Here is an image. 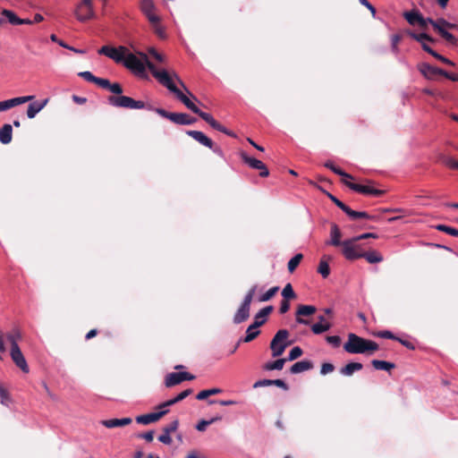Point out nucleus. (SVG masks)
Segmentation results:
<instances>
[{
    "label": "nucleus",
    "mask_w": 458,
    "mask_h": 458,
    "mask_svg": "<svg viewBox=\"0 0 458 458\" xmlns=\"http://www.w3.org/2000/svg\"><path fill=\"white\" fill-rule=\"evenodd\" d=\"M138 55L131 53L130 51L127 54L123 65L131 71L137 76L141 78L147 77L146 69L148 68L152 75L160 83V78L158 74H162L164 72H167L165 70L158 71L154 64L149 61L147 54L144 52H138Z\"/></svg>",
    "instance_id": "nucleus-1"
},
{
    "label": "nucleus",
    "mask_w": 458,
    "mask_h": 458,
    "mask_svg": "<svg viewBox=\"0 0 458 458\" xmlns=\"http://www.w3.org/2000/svg\"><path fill=\"white\" fill-rule=\"evenodd\" d=\"M377 349L378 344L376 342L359 336L354 333L348 335V341L344 344V350L352 354H364Z\"/></svg>",
    "instance_id": "nucleus-2"
},
{
    "label": "nucleus",
    "mask_w": 458,
    "mask_h": 458,
    "mask_svg": "<svg viewBox=\"0 0 458 458\" xmlns=\"http://www.w3.org/2000/svg\"><path fill=\"white\" fill-rule=\"evenodd\" d=\"M272 310L273 306L271 305L259 310V311L254 317V322L247 327L245 336L241 338L240 341H242L243 343H250L254 340L260 333L258 328L267 321V317Z\"/></svg>",
    "instance_id": "nucleus-3"
},
{
    "label": "nucleus",
    "mask_w": 458,
    "mask_h": 458,
    "mask_svg": "<svg viewBox=\"0 0 458 458\" xmlns=\"http://www.w3.org/2000/svg\"><path fill=\"white\" fill-rule=\"evenodd\" d=\"M158 77H161L160 83L165 86L168 90L173 92L176 98L191 112L196 114L199 111V107L191 101V99L181 91L174 82L173 81L172 77L168 74V72H164L162 74H158Z\"/></svg>",
    "instance_id": "nucleus-4"
},
{
    "label": "nucleus",
    "mask_w": 458,
    "mask_h": 458,
    "mask_svg": "<svg viewBox=\"0 0 458 458\" xmlns=\"http://www.w3.org/2000/svg\"><path fill=\"white\" fill-rule=\"evenodd\" d=\"M147 110L153 111V112L157 113V114H159L160 116L170 120L171 122L174 123L175 124L191 125L197 121L196 118L191 117L188 114L170 113L163 108L154 107L152 106H148L147 107Z\"/></svg>",
    "instance_id": "nucleus-5"
},
{
    "label": "nucleus",
    "mask_w": 458,
    "mask_h": 458,
    "mask_svg": "<svg viewBox=\"0 0 458 458\" xmlns=\"http://www.w3.org/2000/svg\"><path fill=\"white\" fill-rule=\"evenodd\" d=\"M289 332L286 329L278 330L270 342V350L273 358L281 356L284 350L292 344L288 340Z\"/></svg>",
    "instance_id": "nucleus-6"
},
{
    "label": "nucleus",
    "mask_w": 458,
    "mask_h": 458,
    "mask_svg": "<svg viewBox=\"0 0 458 458\" xmlns=\"http://www.w3.org/2000/svg\"><path fill=\"white\" fill-rule=\"evenodd\" d=\"M107 103L114 107L128 108V109H147L149 105H146L141 100H135L127 96H109Z\"/></svg>",
    "instance_id": "nucleus-7"
},
{
    "label": "nucleus",
    "mask_w": 458,
    "mask_h": 458,
    "mask_svg": "<svg viewBox=\"0 0 458 458\" xmlns=\"http://www.w3.org/2000/svg\"><path fill=\"white\" fill-rule=\"evenodd\" d=\"M257 288V285H253L244 296L242 302L233 316V321L234 324H241L249 318L250 304Z\"/></svg>",
    "instance_id": "nucleus-8"
},
{
    "label": "nucleus",
    "mask_w": 458,
    "mask_h": 458,
    "mask_svg": "<svg viewBox=\"0 0 458 458\" xmlns=\"http://www.w3.org/2000/svg\"><path fill=\"white\" fill-rule=\"evenodd\" d=\"M174 403H162L156 407V411L153 412L139 415L135 418V420L139 424L148 425L150 423L159 420L163 416L168 413V406Z\"/></svg>",
    "instance_id": "nucleus-9"
},
{
    "label": "nucleus",
    "mask_w": 458,
    "mask_h": 458,
    "mask_svg": "<svg viewBox=\"0 0 458 458\" xmlns=\"http://www.w3.org/2000/svg\"><path fill=\"white\" fill-rule=\"evenodd\" d=\"M129 49L124 46L114 47L110 46H103L98 50L99 55H104L114 60L117 64H123L125 61Z\"/></svg>",
    "instance_id": "nucleus-10"
},
{
    "label": "nucleus",
    "mask_w": 458,
    "mask_h": 458,
    "mask_svg": "<svg viewBox=\"0 0 458 458\" xmlns=\"http://www.w3.org/2000/svg\"><path fill=\"white\" fill-rule=\"evenodd\" d=\"M358 241L354 237L343 241L342 252L348 260H354L361 258L362 252L359 251L360 245L355 244Z\"/></svg>",
    "instance_id": "nucleus-11"
},
{
    "label": "nucleus",
    "mask_w": 458,
    "mask_h": 458,
    "mask_svg": "<svg viewBox=\"0 0 458 458\" xmlns=\"http://www.w3.org/2000/svg\"><path fill=\"white\" fill-rule=\"evenodd\" d=\"M78 21L84 22L95 17L91 0H81L75 11Z\"/></svg>",
    "instance_id": "nucleus-12"
},
{
    "label": "nucleus",
    "mask_w": 458,
    "mask_h": 458,
    "mask_svg": "<svg viewBox=\"0 0 458 458\" xmlns=\"http://www.w3.org/2000/svg\"><path fill=\"white\" fill-rule=\"evenodd\" d=\"M240 157H241L242 160L245 164H247L250 167L256 169V170H259L260 177H267L269 175V171L262 161H260L255 157H251L248 156L247 153L244 151H242L240 153Z\"/></svg>",
    "instance_id": "nucleus-13"
},
{
    "label": "nucleus",
    "mask_w": 458,
    "mask_h": 458,
    "mask_svg": "<svg viewBox=\"0 0 458 458\" xmlns=\"http://www.w3.org/2000/svg\"><path fill=\"white\" fill-rule=\"evenodd\" d=\"M343 183L344 185H346L348 188H350L351 190L357 191L359 193L365 194V195H371V196L378 197V196H381L384 194V191H382V190L375 189V188H372L368 185H361L359 183H354L348 180H343Z\"/></svg>",
    "instance_id": "nucleus-14"
},
{
    "label": "nucleus",
    "mask_w": 458,
    "mask_h": 458,
    "mask_svg": "<svg viewBox=\"0 0 458 458\" xmlns=\"http://www.w3.org/2000/svg\"><path fill=\"white\" fill-rule=\"evenodd\" d=\"M194 378V376L191 375L188 372H172L165 377V386H174L178 385L185 380H191Z\"/></svg>",
    "instance_id": "nucleus-15"
},
{
    "label": "nucleus",
    "mask_w": 458,
    "mask_h": 458,
    "mask_svg": "<svg viewBox=\"0 0 458 458\" xmlns=\"http://www.w3.org/2000/svg\"><path fill=\"white\" fill-rule=\"evenodd\" d=\"M317 309L313 305H299L295 315H296V323L300 325H309L310 321L302 318V316H310L316 312Z\"/></svg>",
    "instance_id": "nucleus-16"
},
{
    "label": "nucleus",
    "mask_w": 458,
    "mask_h": 458,
    "mask_svg": "<svg viewBox=\"0 0 458 458\" xmlns=\"http://www.w3.org/2000/svg\"><path fill=\"white\" fill-rule=\"evenodd\" d=\"M425 21L427 24H431L432 27L437 33L449 44L451 45H456L458 42V39L450 33L446 29L440 28L435 23V20H433L430 17L425 18Z\"/></svg>",
    "instance_id": "nucleus-17"
},
{
    "label": "nucleus",
    "mask_w": 458,
    "mask_h": 458,
    "mask_svg": "<svg viewBox=\"0 0 458 458\" xmlns=\"http://www.w3.org/2000/svg\"><path fill=\"white\" fill-rule=\"evenodd\" d=\"M10 355L14 364L23 372H29V366L20 347L11 348Z\"/></svg>",
    "instance_id": "nucleus-18"
},
{
    "label": "nucleus",
    "mask_w": 458,
    "mask_h": 458,
    "mask_svg": "<svg viewBox=\"0 0 458 458\" xmlns=\"http://www.w3.org/2000/svg\"><path fill=\"white\" fill-rule=\"evenodd\" d=\"M420 72L428 80H433L436 75H442L444 73V70L433 65H430L428 63H422L419 65Z\"/></svg>",
    "instance_id": "nucleus-19"
},
{
    "label": "nucleus",
    "mask_w": 458,
    "mask_h": 458,
    "mask_svg": "<svg viewBox=\"0 0 458 458\" xmlns=\"http://www.w3.org/2000/svg\"><path fill=\"white\" fill-rule=\"evenodd\" d=\"M178 425H179L178 420H174L170 424L165 426L163 428V434H161L158 437V441H160L161 443H163L165 445H171L172 437L170 435L172 433H174V431H176V429L178 428Z\"/></svg>",
    "instance_id": "nucleus-20"
},
{
    "label": "nucleus",
    "mask_w": 458,
    "mask_h": 458,
    "mask_svg": "<svg viewBox=\"0 0 458 458\" xmlns=\"http://www.w3.org/2000/svg\"><path fill=\"white\" fill-rule=\"evenodd\" d=\"M342 233L339 226L332 223L330 228V239L326 242L327 245H332L335 247L342 246L343 242L341 241Z\"/></svg>",
    "instance_id": "nucleus-21"
},
{
    "label": "nucleus",
    "mask_w": 458,
    "mask_h": 458,
    "mask_svg": "<svg viewBox=\"0 0 458 458\" xmlns=\"http://www.w3.org/2000/svg\"><path fill=\"white\" fill-rule=\"evenodd\" d=\"M186 134L194 139L199 144L207 148H212V140L209 139L204 132L200 131H187Z\"/></svg>",
    "instance_id": "nucleus-22"
},
{
    "label": "nucleus",
    "mask_w": 458,
    "mask_h": 458,
    "mask_svg": "<svg viewBox=\"0 0 458 458\" xmlns=\"http://www.w3.org/2000/svg\"><path fill=\"white\" fill-rule=\"evenodd\" d=\"M48 99L46 98L42 101H34L28 106L27 117L33 119L47 104Z\"/></svg>",
    "instance_id": "nucleus-23"
},
{
    "label": "nucleus",
    "mask_w": 458,
    "mask_h": 458,
    "mask_svg": "<svg viewBox=\"0 0 458 458\" xmlns=\"http://www.w3.org/2000/svg\"><path fill=\"white\" fill-rule=\"evenodd\" d=\"M132 422L131 418H122V419H110L101 420V424L107 428H114L118 427H124L130 425Z\"/></svg>",
    "instance_id": "nucleus-24"
},
{
    "label": "nucleus",
    "mask_w": 458,
    "mask_h": 458,
    "mask_svg": "<svg viewBox=\"0 0 458 458\" xmlns=\"http://www.w3.org/2000/svg\"><path fill=\"white\" fill-rule=\"evenodd\" d=\"M313 368V363L310 360H304L295 362L290 368L291 374H299L307 370H310Z\"/></svg>",
    "instance_id": "nucleus-25"
},
{
    "label": "nucleus",
    "mask_w": 458,
    "mask_h": 458,
    "mask_svg": "<svg viewBox=\"0 0 458 458\" xmlns=\"http://www.w3.org/2000/svg\"><path fill=\"white\" fill-rule=\"evenodd\" d=\"M13 139V127L9 123L4 124L0 128V142L4 145H7L12 141Z\"/></svg>",
    "instance_id": "nucleus-26"
},
{
    "label": "nucleus",
    "mask_w": 458,
    "mask_h": 458,
    "mask_svg": "<svg viewBox=\"0 0 458 458\" xmlns=\"http://www.w3.org/2000/svg\"><path fill=\"white\" fill-rule=\"evenodd\" d=\"M6 340L10 343L11 348L19 347L18 342L21 340L22 335L18 327H13L5 335Z\"/></svg>",
    "instance_id": "nucleus-27"
},
{
    "label": "nucleus",
    "mask_w": 458,
    "mask_h": 458,
    "mask_svg": "<svg viewBox=\"0 0 458 458\" xmlns=\"http://www.w3.org/2000/svg\"><path fill=\"white\" fill-rule=\"evenodd\" d=\"M324 166L328 168V169H330L335 174L340 175L343 178V180H353V176L352 175H351L350 174L344 172L340 167L335 165V164L332 161H329V160L327 161L324 164Z\"/></svg>",
    "instance_id": "nucleus-28"
},
{
    "label": "nucleus",
    "mask_w": 458,
    "mask_h": 458,
    "mask_svg": "<svg viewBox=\"0 0 458 458\" xmlns=\"http://www.w3.org/2000/svg\"><path fill=\"white\" fill-rule=\"evenodd\" d=\"M352 220H358V219H360V218H365V219H371L373 220L374 219V216L369 215L367 212L365 211H355V210H352L350 207L347 206V208H345V210L344 211Z\"/></svg>",
    "instance_id": "nucleus-29"
},
{
    "label": "nucleus",
    "mask_w": 458,
    "mask_h": 458,
    "mask_svg": "<svg viewBox=\"0 0 458 458\" xmlns=\"http://www.w3.org/2000/svg\"><path fill=\"white\" fill-rule=\"evenodd\" d=\"M363 368L362 364L360 362H350L346 364L344 367L341 368L340 373L343 376L350 377L355 371H359Z\"/></svg>",
    "instance_id": "nucleus-30"
},
{
    "label": "nucleus",
    "mask_w": 458,
    "mask_h": 458,
    "mask_svg": "<svg viewBox=\"0 0 458 458\" xmlns=\"http://www.w3.org/2000/svg\"><path fill=\"white\" fill-rule=\"evenodd\" d=\"M421 13L417 9H412L403 13V17L410 25H416L421 17Z\"/></svg>",
    "instance_id": "nucleus-31"
},
{
    "label": "nucleus",
    "mask_w": 458,
    "mask_h": 458,
    "mask_svg": "<svg viewBox=\"0 0 458 458\" xmlns=\"http://www.w3.org/2000/svg\"><path fill=\"white\" fill-rule=\"evenodd\" d=\"M371 364L375 369L385 371H390L392 369L395 367V364L393 362L380 360H373L371 361Z\"/></svg>",
    "instance_id": "nucleus-32"
},
{
    "label": "nucleus",
    "mask_w": 458,
    "mask_h": 458,
    "mask_svg": "<svg viewBox=\"0 0 458 458\" xmlns=\"http://www.w3.org/2000/svg\"><path fill=\"white\" fill-rule=\"evenodd\" d=\"M407 34L412 39L420 42V44L425 43V41H428V42H434L435 41V39L432 37H430L428 34H427L426 32L415 33V32H413L411 30H408Z\"/></svg>",
    "instance_id": "nucleus-33"
},
{
    "label": "nucleus",
    "mask_w": 458,
    "mask_h": 458,
    "mask_svg": "<svg viewBox=\"0 0 458 458\" xmlns=\"http://www.w3.org/2000/svg\"><path fill=\"white\" fill-rule=\"evenodd\" d=\"M286 362V359L279 358L274 361L267 362L264 365L265 370H281L284 368V363Z\"/></svg>",
    "instance_id": "nucleus-34"
},
{
    "label": "nucleus",
    "mask_w": 458,
    "mask_h": 458,
    "mask_svg": "<svg viewBox=\"0 0 458 458\" xmlns=\"http://www.w3.org/2000/svg\"><path fill=\"white\" fill-rule=\"evenodd\" d=\"M361 258H364L370 264L379 263L383 260L382 255L375 250L369 252H362Z\"/></svg>",
    "instance_id": "nucleus-35"
},
{
    "label": "nucleus",
    "mask_w": 458,
    "mask_h": 458,
    "mask_svg": "<svg viewBox=\"0 0 458 458\" xmlns=\"http://www.w3.org/2000/svg\"><path fill=\"white\" fill-rule=\"evenodd\" d=\"M439 161L450 169L458 170V160H455L453 157L448 155H441Z\"/></svg>",
    "instance_id": "nucleus-36"
},
{
    "label": "nucleus",
    "mask_w": 458,
    "mask_h": 458,
    "mask_svg": "<svg viewBox=\"0 0 458 458\" xmlns=\"http://www.w3.org/2000/svg\"><path fill=\"white\" fill-rule=\"evenodd\" d=\"M2 14L13 25H21V19L19 18L16 13L11 10L4 9Z\"/></svg>",
    "instance_id": "nucleus-37"
},
{
    "label": "nucleus",
    "mask_w": 458,
    "mask_h": 458,
    "mask_svg": "<svg viewBox=\"0 0 458 458\" xmlns=\"http://www.w3.org/2000/svg\"><path fill=\"white\" fill-rule=\"evenodd\" d=\"M50 39H51V41L57 43L60 47L69 49L74 53H77V54H84L85 53V50L75 48L73 47L69 46L68 43H65L64 41L58 39V38L56 37L55 34H52L50 36Z\"/></svg>",
    "instance_id": "nucleus-38"
},
{
    "label": "nucleus",
    "mask_w": 458,
    "mask_h": 458,
    "mask_svg": "<svg viewBox=\"0 0 458 458\" xmlns=\"http://www.w3.org/2000/svg\"><path fill=\"white\" fill-rule=\"evenodd\" d=\"M223 390L221 388H218V387H214V388H210V389H204L202 391H200L197 395H196V399L198 400H204L211 395H214V394H220L222 393Z\"/></svg>",
    "instance_id": "nucleus-39"
},
{
    "label": "nucleus",
    "mask_w": 458,
    "mask_h": 458,
    "mask_svg": "<svg viewBox=\"0 0 458 458\" xmlns=\"http://www.w3.org/2000/svg\"><path fill=\"white\" fill-rule=\"evenodd\" d=\"M19 105H20V100H19L18 97L10 98V99H7L4 101H1L0 102V112L6 111V110H8L13 106H19Z\"/></svg>",
    "instance_id": "nucleus-40"
},
{
    "label": "nucleus",
    "mask_w": 458,
    "mask_h": 458,
    "mask_svg": "<svg viewBox=\"0 0 458 458\" xmlns=\"http://www.w3.org/2000/svg\"><path fill=\"white\" fill-rule=\"evenodd\" d=\"M302 258L303 255L301 253H297L288 261L287 268L290 273H293L297 268Z\"/></svg>",
    "instance_id": "nucleus-41"
},
{
    "label": "nucleus",
    "mask_w": 458,
    "mask_h": 458,
    "mask_svg": "<svg viewBox=\"0 0 458 458\" xmlns=\"http://www.w3.org/2000/svg\"><path fill=\"white\" fill-rule=\"evenodd\" d=\"M331 328L330 323H315L311 326V331L315 335H321Z\"/></svg>",
    "instance_id": "nucleus-42"
},
{
    "label": "nucleus",
    "mask_w": 458,
    "mask_h": 458,
    "mask_svg": "<svg viewBox=\"0 0 458 458\" xmlns=\"http://www.w3.org/2000/svg\"><path fill=\"white\" fill-rule=\"evenodd\" d=\"M284 300H291L296 298V293L290 283L286 284L281 293Z\"/></svg>",
    "instance_id": "nucleus-43"
},
{
    "label": "nucleus",
    "mask_w": 458,
    "mask_h": 458,
    "mask_svg": "<svg viewBox=\"0 0 458 458\" xmlns=\"http://www.w3.org/2000/svg\"><path fill=\"white\" fill-rule=\"evenodd\" d=\"M434 228L437 229V231L444 232L452 236L458 237V229H456V228H454V227H451V226H448L445 225H442V224L434 225Z\"/></svg>",
    "instance_id": "nucleus-44"
},
{
    "label": "nucleus",
    "mask_w": 458,
    "mask_h": 458,
    "mask_svg": "<svg viewBox=\"0 0 458 458\" xmlns=\"http://www.w3.org/2000/svg\"><path fill=\"white\" fill-rule=\"evenodd\" d=\"M278 290H279L278 286H274V287L270 288L265 293L261 294L259 297V301L265 302V301H269L278 292Z\"/></svg>",
    "instance_id": "nucleus-45"
},
{
    "label": "nucleus",
    "mask_w": 458,
    "mask_h": 458,
    "mask_svg": "<svg viewBox=\"0 0 458 458\" xmlns=\"http://www.w3.org/2000/svg\"><path fill=\"white\" fill-rule=\"evenodd\" d=\"M303 353L302 349L300 346H294L292 348V350L289 352L288 356L286 359V361H293L299 357H301Z\"/></svg>",
    "instance_id": "nucleus-46"
},
{
    "label": "nucleus",
    "mask_w": 458,
    "mask_h": 458,
    "mask_svg": "<svg viewBox=\"0 0 458 458\" xmlns=\"http://www.w3.org/2000/svg\"><path fill=\"white\" fill-rule=\"evenodd\" d=\"M318 272L323 278H327L330 274V267L326 260H320L318 267Z\"/></svg>",
    "instance_id": "nucleus-47"
},
{
    "label": "nucleus",
    "mask_w": 458,
    "mask_h": 458,
    "mask_svg": "<svg viewBox=\"0 0 458 458\" xmlns=\"http://www.w3.org/2000/svg\"><path fill=\"white\" fill-rule=\"evenodd\" d=\"M326 195L327 196V198L336 206L338 207L343 212L345 210V208H347V205L344 204L343 201H341L339 199H337L335 195H333L332 193L328 192V191H323Z\"/></svg>",
    "instance_id": "nucleus-48"
},
{
    "label": "nucleus",
    "mask_w": 458,
    "mask_h": 458,
    "mask_svg": "<svg viewBox=\"0 0 458 458\" xmlns=\"http://www.w3.org/2000/svg\"><path fill=\"white\" fill-rule=\"evenodd\" d=\"M196 114H198L202 120L208 123L210 127H212V125L216 121L210 114L203 112L199 108Z\"/></svg>",
    "instance_id": "nucleus-49"
},
{
    "label": "nucleus",
    "mask_w": 458,
    "mask_h": 458,
    "mask_svg": "<svg viewBox=\"0 0 458 458\" xmlns=\"http://www.w3.org/2000/svg\"><path fill=\"white\" fill-rule=\"evenodd\" d=\"M140 7L145 14L154 11V3L152 0H141Z\"/></svg>",
    "instance_id": "nucleus-50"
},
{
    "label": "nucleus",
    "mask_w": 458,
    "mask_h": 458,
    "mask_svg": "<svg viewBox=\"0 0 458 458\" xmlns=\"http://www.w3.org/2000/svg\"><path fill=\"white\" fill-rule=\"evenodd\" d=\"M220 419H221V417H216L209 420H202L197 424L196 429L199 431H204L208 425L212 424L214 421L220 420Z\"/></svg>",
    "instance_id": "nucleus-51"
},
{
    "label": "nucleus",
    "mask_w": 458,
    "mask_h": 458,
    "mask_svg": "<svg viewBox=\"0 0 458 458\" xmlns=\"http://www.w3.org/2000/svg\"><path fill=\"white\" fill-rule=\"evenodd\" d=\"M78 76L84 79L85 81H89V82H92V83H95L96 81V79H97V76H95L91 72L89 71H84V72H80L78 73Z\"/></svg>",
    "instance_id": "nucleus-52"
},
{
    "label": "nucleus",
    "mask_w": 458,
    "mask_h": 458,
    "mask_svg": "<svg viewBox=\"0 0 458 458\" xmlns=\"http://www.w3.org/2000/svg\"><path fill=\"white\" fill-rule=\"evenodd\" d=\"M108 90L115 96H123L122 93L123 92V87L118 82L110 83Z\"/></svg>",
    "instance_id": "nucleus-53"
},
{
    "label": "nucleus",
    "mask_w": 458,
    "mask_h": 458,
    "mask_svg": "<svg viewBox=\"0 0 458 458\" xmlns=\"http://www.w3.org/2000/svg\"><path fill=\"white\" fill-rule=\"evenodd\" d=\"M192 393V390L191 388H187L180 392L177 395L173 397L172 399H169L168 401H182L185 399L188 395H190Z\"/></svg>",
    "instance_id": "nucleus-54"
},
{
    "label": "nucleus",
    "mask_w": 458,
    "mask_h": 458,
    "mask_svg": "<svg viewBox=\"0 0 458 458\" xmlns=\"http://www.w3.org/2000/svg\"><path fill=\"white\" fill-rule=\"evenodd\" d=\"M377 335L378 337H381V338H385V339H391V340H394L396 341L398 339V336H396L395 335H394L391 331L389 330H383V331H379L377 333Z\"/></svg>",
    "instance_id": "nucleus-55"
},
{
    "label": "nucleus",
    "mask_w": 458,
    "mask_h": 458,
    "mask_svg": "<svg viewBox=\"0 0 458 458\" xmlns=\"http://www.w3.org/2000/svg\"><path fill=\"white\" fill-rule=\"evenodd\" d=\"M326 340L335 348L339 347L341 344V338L338 335H328L327 336Z\"/></svg>",
    "instance_id": "nucleus-56"
},
{
    "label": "nucleus",
    "mask_w": 458,
    "mask_h": 458,
    "mask_svg": "<svg viewBox=\"0 0 458 458\" xmlns=\"http://www.w3.org/2000/svg\"><path fill=\"white\" fill-rule=\"evenodd\" d=\"M401 38H402L399 34H394L391 37V48L393 52H398L399 48L397 45L401 41Z\"/></svg>",
    "instance_id": "nucleus-57"
},
{
    "label": "nucleus",
    "mask_w": 458,
    "mask_h": 458,
    "mask_svg": "<svg viewBox=\"0 0 458 458\" xmlns=\"http://www.w3.org/2000/svg\"><path fill=\"white\" fill-rule=\"evenodd\" d=\"M335 366L330 362H325L321 365L320 374L327 375L332 371H334Z\"/></svg>",
    "instance_id": "nucleus-58"
},
{
    "label": "nucleus",
    "mask_w": 458,
    "mask_h": 458,
    "mask_svg": "<svg viewBox=\"0 0 458 458\" xmlns=\"http://www.w3.org/2000/svg\"><path fill=\"white\" fill-rule=\"evenodd\" d=\"M110 83L111 82L109 81V80L99 78V77H97L96 81H95V84H97L99 87L106 89H108Z\"/></svg>",
    "instance_id": "nucleus-59"
},
{
    "label": "nucleus",
    "mask_w": 458,
    "mask_h": 458,
    "mask_svg": "<svg viewBox=\"0 0 458 458\" xmlns=\"http://www.w3.org/2000/svg\"><path fill=\"white\" fill-rule=\"evenodd\" d=\"M148 54H150L157 62H164V56L159 54L154 47H150L148 50Z\"/></svg>",
    "instance_id": "nucleus-60"
},
{
    "label": "nucleus",
    "mask_w": 458,
    "mask_h": 458,
    "mask_svg": "<svg viewBox=\"0 0 458 458\" xmlns=\"http://www.w3.org/2000/svg\"><path fill=\"white\" fill-rule=\"evenodd\" d=\"M272 386V379H261L254 383L253 387L258 388L261 386Z\"/></svg>",
    "instance_id": "nucleus-61"
},
{
    "label": "nucleus",
    "mask_w": 458,
    "mask_h": 458,
    "mask_svg": "<svg viewBox=\"0 0 458 458\" xmlns=\"http://www.w3.org/2000/svg\"><path fill=\"white\" fill-rule=\"evenodd\" d=\"M272 386H276L284 389V391H287L289 389L287 384L282 379H272Z\"/></svg>",
    "instance_id": "nucleus-62"
},
{
    "label": "nucleus",
    "mask_w": 458,
    "mask_h": 458,
    "mask_svg": "<svg viewBox=\"0 0 458 458\" xmlns=\"http://www.w3.org/2000/svg\"><path fill=\"white\" fill-rule=\"evenodd\" d=\"M361 5L365 6L369 10L372 16L375 17L376 15V8L368 1V0H359Z\"/></svg>",
    "instance_id": "nucleus-63"
},
{
    "label": "nucleus",
    "mask_w": 458,
    "mask_h": 458,
    "mask_svg": "<svg viewBox=\"0 0 458 458\" xmlns=\"http://www.w3.org/2000/svg\"><path fill=\"white\" fill-rule=\"evenodd\" d=\"M290 310V302L288 300H283L280 303L279 312L281 314L286 313Z\"/></svg>",
    "instance_id": "nucleus-64"
}]
</instances>
